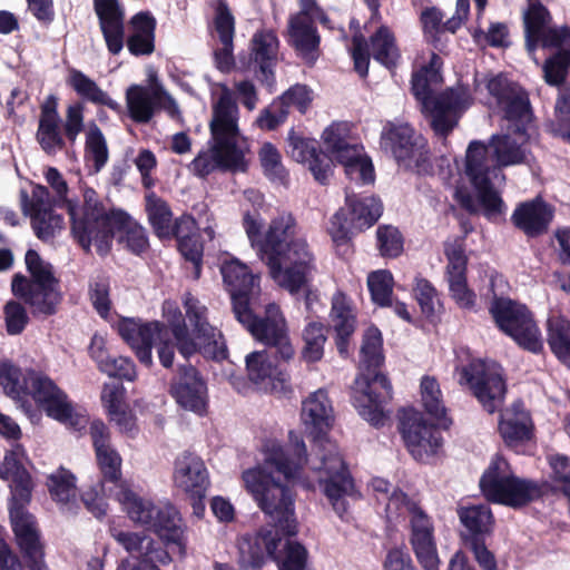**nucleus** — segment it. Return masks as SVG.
<instances>
[{"mask_svg": "<svg viewBox=\"0 0 570 570\" xmlns=\"http://www.w3.org/2000/svg\"><path fill=\"white\" fill-rule=\"evenodd\" d=\"M94 10L109 53H120L125 43L124 7L118 0H94Z\"/></svg>", "mask_w": 570, "mask_h": 570, "instance_id": "obj_38", "label": "nucleus"}, {"mask_svg": "<svg viewBox=\"0 0 570 570\" xmlns=\"http://www.w3.org/2000/svg\"><path fill=\"white\" fill-rule=\"evenodd\" d=\"M376 248L384 258H397L404 250V237L399 228L381 225L376 229Z\"/></svg>", "mask_w": 570, "mask_h": 570, "instance_id": "obj_59", "label": "nucleus"}, {"mask_svg": "<svg viewBox=\"0 0 570 570\" xmlns=\"http://www.w3.org/2000/svg\"><path fill=\"white\" fill-rule=\"evenodd\" d=\"M174 482L187 494L202 495L209 488L208 472L202 458L185 451L175 461Z\"/></svg>", "mask_w": 570, "mask_h": 570, "instance_id": "obj_42", "label": "nucleus"}, {"mask_svg": "<svg viewBox=\"0 0 570 570\" xmlns=\"http://www.w3.org/2000/svg\"><path fill=\"white\" fill-rule=\"evenodd\" d=\"M513 137L511 134H495L489 139V144L485 145L488 154L491 151V157L497 167L504 168L515 165H522L528 163V157L531 154L527 149V145L530 140L529 129L523 132H515L512 129ZM490 160V158L488 157Z\"/></svg>", "mask_w": 570, "mask_h": 570, "instance_id": "obj_39", "label": "nucleus"}, {"mask_svg": "<svg viewBox=\"0 0 570 570\" xmlns=\"http://www.w3.org/2000/svg\"><path fill=\"white\" fill-rule=\"evenodd\" d=\"M485 87L502 118L511 122L515 132L525 134L533 120L528 91L503 73L491 77Z\"/></svg>", "mask_w": 570, "mask_h": 570, "instance_id": "obj_21", "label": "nucleus"}, {"mask_svg": "<svg viewBox=\"0 0 570 570\" xmlns=\"http://www.w3.org/2000/svg\"><path fill=\"white\" fill-rule=\"evenodd\" d=\"M24 262L30 277L22 274L13 275V295L29 306L31 315L37 320L56 315L63 301V294L52 265L43 262L35 249L27 250Z\"/></svg>", "mask_w": 570, "mask_h": 570, "instance_id": "obj_8", "label": "nucleus"}, {"mask_svg": "<svg viewBox=\"0 0 570 570\" xmlns=\"http://www.w3.org/2000/svg\"><path fill=\"white\" fill-rule=\"evenodd\" d=\"M127 108L130 118L137 124H148L157 109H176L175 100L161 88L130 86L126 91Z\"/></svg>", "mask_w": 570, "mask_h": 570, "instance_id": "obj_34", "label": "nucleus"}, {"mask_svg": "<svg viewBox=\"0 0 570 570\" xmlns=\"http://www.w3.org/2000/svg\"><path fill=\"white\" fill-rule=\"evenodd\" d=\"M117 234L119 235L118 242L135 255L142 254L149 247L146 229L128 213L121 210L96 239L98 254L105 255L111 249L112 239Z\"/></svg>", "mask_w": 570, "mask_h": 570, "instance_id": "obj_29", "label": "nucleus"}, {"mask_svg": "<svg viewBox=\"0 0 570 570\" xmlns=\"http://www.w3.org/2000/svg\"><path fill=\"white\" fill-rule=\"evenodd\" d=\"M58 105V97L52 94L40 105L36 140L48 156L65 150L68 144L72 147L85 128L82 104L77 102L67 108L65 122L59 115Z\"/></svg>", "mask_w": 570, "mask_h": 570, "instance_id": "obj_9", "label": "nucleus"}, {"mask_svg": "<svg viewBox=\"0 0 570 570\" xmlns=\"http://www.w3.org/2000/svg\"><path fill=\"white\" fill-rule=\"evenodd\" d=\"M554 116L551 124L553 135L570 144V85L557 98Z\"/></svg>", "mask_w": 570, "mask_h": 570, "instance_id": "obj_63", "label": "nucleus"}, {"mask_svg": "<svg viewBox=\"0 0 570 570\" xmlns=\"http://www.w3.org/2000/svg\"><path fill=\"white\" fill-rule=\"evenodd\" d=\"M552 16L540 1L529 4L524 14L525 49L534 56L539 47L543 49L570 50V27L549 26Z\"/></svg>", "mask_w": 570, "mask_h": 570, "instance_id": "obj_24", "label": "nucleus"}, {"mask_svg": "<svg viewBox=\"0 0 570 570\" xmlns=\"http://www.w3.org/2000/svg\"><path fill=\"white\" fill-rule=\"evenodd\" d=\"M243 227L269 276L289 294L307 288L316 272V259L307 240L298 234L291 213L274 217L262 233L261 224L249 214L243 217Z\"/></svg>", "mask_w": 570, "mask_h": 570, "instance_id": "obj_2", "label": "nucleus"}, {"mask_svg": "<svg viewBox=\"0 0 570 570\" xmlns=\"http://www.w3.org/2000/svg\"><path fill=\"white\" fill-rule=\"evenodd\" d=\"M552 219L553 209L540 198L519 204L511 216L512 224L530 238L546 234Z\"/></svg>", "mask_w": 570, "mask_h": 570, "instance_id": "obj_43", "label": "nucleus"}, {"mask_svg": "<svg viewBox=\"0 0 570 570\" xmlns=\"http://www.w3.org/2000/svg\"><path fill=\"white\" fill-rule=\"evenodd\" d=\"M220 273L225 287L230 294L234 314L250 306V298L256 286V277L249 267L240 261L233 258L223 263Z\"/></svg>", "mask_w": 570, "mask_h": 570, "instance_id": "obj_37", "label": "nucleus"}, {"mask_svg": "<svg viewBox=\"0 0 570 570\" xmlns=\"http://www.w3.org/2000/svg\"><path fill=\"white\" fill-rule=\"evenodd\" d=\"M173 238H176L177 248L185 261L193 264L194 279H199L203 268L204 244L193 215L183 214L176 218V230Z\"/></svg>", "mask_w": 570, "mask_h": 570, "instance_id": "obj_41", "label": "nucleus"}, {"mask_svg": "<svg viewBox=\"0 0 570 570\" xmlns=\"http://www.w3.org/2000/svg\"><path fill=\"white\" fill-rule=\"evenodd\" d=\"M82 197L83 205L80 217L77 216V207L72 202H67V209L71 222V233L79 245L88 252L100 232H104L122 209L107 210L97 191L91 187L83 189Z\"/></svg>", "mask_w": 570, "mask_h": 570, "instance_id": "obj_23", "label": "nucleus"}, {"mask_svg": "<svg viewBox=\"0 0 570 570\" xmlns=\"http://www.w3.org/2000/svg\"><path fill=\"white\" fill-rule=\"evenodd\" d=\"M248 379L256 385H269L273 392L284 395L292 393L287 366L273 364L266 351H255L246 356Z\"/></svg>", "mask_w": 570, "mask_h": 570, "instance_id": "obj_35", "label": "nucleus"}, {"mask_svg": "<svg viewBox=\"0 0 570 570\" xmlns=\"http://www.w3.org/2000/svg\"><path fill=\"white\" fill-rule=\"evenodd\" d=\"M264 175L272 181L284 183L288 173L282 164V156L272 142H264L258 151Z\"/></svg>", "mask_w": 570, "mask_h": 570, "instance_id": "obj_60", "label": "nucleus"}, {"mask_svg": "<svg viewBox=\"0 0 570 570\" xmlns=\"http://www.w3.org/2000/svg\"><path fill=\"white\" fill-rule=\"evenodd\" d=\"M393 277L389 271L372 272L367 277V287L372 301L381 306H392Z\"/></svg>", "mask_w": 570, "mask_h": 570, "instance_id": "obj_62", "label": "nucleus"}, {"mask_svg": "<svg viewBox=\"0 0 570 570\" xmlns=\"http://www.w3.org/2000/svg\"><path fill=\"white\" fill-rule=\"evenodd\" d=\"M421 399L425 412L433 417L439 425L448 429L452 420L446 414V407L442 400L440 384L434 376L424 375L420 384Z\"/></svg>", "mask_w": 570, "mask_h": 570, "instance_id": "obj_51", "label": "nucleus"}, {"mask_svg": "<svg viewBox=\"0 0 570 570\" xmlns=\"http://www.w3.org/2000/svg\"><path fill=\"white\" fill-rule=\"evenodd\" d=\"M288 150L293 159L298 163H308L316 181L325 185L333 174V163L328 155L322 151L315 139L304 138L291 129L287 137Z\"/></svg>", "mask_w": 570, "mask_h": 570, "instance_id": "obj_36", "label": "nucleus"}, {"mask_svg": "<svg viewBox=\"0 0 570 570\" xmlns=\"http://www.w3.org/2000/svg\"><path fill=\"white\" fill-rule=\"evenodd\" d=\"M238 115L232 90L223 85L218 99L213 104L209 151H200L188 166L195 176L206 178L216 169L224 173L247 171L245 150L237 144Z\"/></svg>", "mask_w": 570, "mask_h": 570, "instance_id": "obj_3", "label": "nucleus"}, {"mask_svg": "<svg viewBox=\"0 0 570 570\" xmlns=\"http://www.w3.org/2000/svg\"><path fill=\"white\" fill-rule=\"evenodd\" d=\"M303 346L299 352L301 361L307 364L320 362L324 356L327 341V327L321 322H309L302 331Z\"/></svg>", "mask_w": 570, "mask_h": 570, "instance_id": "obj_52", "label": "nucleus"}, {"mask_svg": "<svg viewBox=\"0 0 570 570\" xmlns=\"http://www.w3.org/2000/svg\"><path fill=\"white\" fill-rule=\"evenodd\" d=\"M89 298L96 312L107 318L111 309L110 281L105 274L97 275L89 283Z\"/></svg>", "mask_w": 570, "mask_h": 570, "instance_id": "obj_64", "label": "nucleus"}, {"mask_svg": "<svg viewBox=\"0 0 570 570\" xmlns=\"http://www.w3.org/2000/svg\"><path fill=\"white\" fill-rule=\"evenodd\" d=\"M442 58L432 52L430 60L412 73L411 90L420 102L422 112L431 117L435 135L446 138L458 125L462 112L470 106L471 96L465 87L448 88L434 95V87L442 83Z\"/></svg>", "mask_w": 570, "mask_h": 570, "instance_id": "obj_4", "label": "nucleus"}, {"mask_svg": "<svg viewBox=\"0 0 570 570\" xmlns=\"http://www.w3.org/2000/svg\"><path fill=\"white\" fill-rule=\"evenodd\" d=\"M236 320L266 346L275 348V357L288 363L295 356V348L289 338L287 322L275 303L267 304L265 315L257 316L250 306L235 314Z\"/></svg>", "mask_w": 570, "mask_h": 570, "instance_id": "obj_18", "label": "nucleus"}, {"mask_svg": "<svg viewBox=\"0 0 570 570\" xmlns=\"http://www.w3.org/2000/svg\"><path fill=\"white\" fill-rule=\"evenodd\" d=\"M479 487L484 498L492 503L521 509L553 492L548 481L523 479L513 474L509 462L495 454L482 473Z\"/></svg>", "mask_w": 570, "mask_h": 570, "instance_id": "obj_7", "label": "nucleus"}, {"mask_svg": "<svg viewBox=\"0 0 570 570\" xmlns=\"http://www.w3.org/2000/svg\"><path fill=\"white\" fill-rule=\"evenodd\" d=\"M383 204L379 197L345 195V207H341L331 218L327 228L337 247L351 242L353 230L362 232L372 227L382 216Z\"/></svg>", "mask_w": 570, "mask_h": 570, "instance_id": "obj_19", "label": "nucleus"}, {"mask_svg": "<svg viewBox=\"0 0 570 570\" xmlns=\"http://www.w3.org/2000/svg\"><path fill=\"white\" fill-rule=\"evenodd\" d=\"M459 384L476 399L482 409L494 414L504 405L508 385L503 368L497 363L473 358L458 368Z\"/></svg>", "mask_w": 570, "mask_h": 570, "instance_id": "obj_16", "label": "nucleus"}, {"mask_svg": "<svg viewBox=\"0 0 570 570\" xmlns=\"http://www.w3.org/2000/svg\"><path fill=\"white\" fill-rule=\"evenodd\" d=\"M169 394L184 410L205 415L207 412V383L200 372L191 364L179 365L171 377Z\"/></svg>", "mask_w": 570, "mask_h": 570, "instance_id": "obj_27", "label": "nucleus"}, {"mask_svg": "<svg viewBox=\"0 0 570 570\" xmlns=\"http://www.w3.org/2000/svg\"><path fill=\"white\" fill-rule=\"evenodd\" d=\"M399 430L406 449L417 461L436 454L443 444L440 428L429 423L422 413L412 409L402 411Z\"/></svg>", "mask_w": 570, "mask_h": 570, "instance_id": "obj_25", "label": "nucleus"}, {"mask_svg": "<svg viewBox=\"0 0 570 570\" xmlns=\"http://www.w3.org/2000/svg\"><path fill=\"white\" fill-rule=\"evenodd\" d=\"M444 255L448 259L445 277L451 297L459 307L473 309L476 296L468 285V257L463 243L455 240L453 244L445 246Z\"/></svg>", "mask_w": 570, "mask_h": 570, "instance_id": "obj_31", "label": "nucleus"}, {"mask_svg": "<svg viewBox=\"0 0 570 570\" xmlns=\"http://www.w3.org/2000/svg\"><path fill=\"white\" fill-rule=\"evenodd\" d=\"M301 416L317 452L327 450L326 446L334 448L327 439V433L334 422V415L325 390H317L303 402Z\"/></svg>", "mask_w": 570, "mask_h": 570, "instance_id": "obj_28", "label": "nucleus"}, {"mask_svg": "<svg viewBox=\"0 0 570 570\" xmlns=\"http://www.w3.org/2000/svg\"><path fill=\"white\" fill-rule=\"evenodd\" d=\"M100 479L96 487L85 491L81 500L96 518L106 515L108 504L105 498H114L124 507L136 493L122 478V459L116 449L95 453Z\"/></svg>", "mask_w": 570, "mask_h": 570, "instance_id": "obj_15", "label": "nucleus"}, {"mask_svg": "<svg viewBox=\"0 0 570 570\" xmlns=\"http://www.w3.org/2000/svg\"><path fill=\"white\" fill-rule=\"evenodd\" d=\"M175 553L177 554L176 546L148 535L137 562L132 563L130 559H124L117 570H161L160 567L173 562L171 554Z\"/></svg>", "mask_w": 570, "mask_h": 570, "instance_id": "obj_45", "label": "nucleus"}, {"mask_svg": "<svg viewBox=\"0 0 570 570\" xmlns=\"http://www.w3.org/2000/svg\"><path fill=\"white\" fill-rule=\"evenodd\" d=\"M278 48L279 40L273 30H259L254 33L250 40L248 68L269 91L273 90L276 83L275 67Z\"/></svg>", "mask_w": 570, "mask_h": 570, "instance_id": "obj_30", "label": "nucleus"}, {"mask_svg": "<svg viewBox=\"0 0 570 570\" xmlns=\"http://www.w3.org/2000/svg\"><path fill=\"white\" fill-rule=\"evenodd\" d=\"M186 317L191 326L188 330L180 311L168 320L173 338L177 342L178 353L188 362L189 358L199 353L206 358L223 361L227 357L228 351L224 342H220L222 334L209 324L208 309L191 293H186L183 298Z\"/></svg>", "mask_w": 570, "mask_h": 570, "instance_id": "obj_6", "label": "nucleus"}, {"mask_svg": "<svg viewBox=\"0 0 570 570\" xmlns=\"http://www.w3.org/2000/svg\"><path fill=\"white\" fill-rule=\"evenodd\" d=\"M242 481L265 515V523L254 532L237 538V564L240 570H261L276 558L285 539L299 532L295 492L263 466L243 471Z\"/></svg>", "mask_w": 570, "mask_h": 570, "instance_id": "obj_1", "label": "nucleus"}, {"mask_svg": "<svg viewBox=\"0 0 570 570\" xmlns=\"http://www.w3.org/2000/svg\"><path fill=\"white\" fill-rule=\"evenodd\" d=\"M83 159L86 164L92 165L95 173H99L109 159L106 137L99 126L94 121L86 131Z\"/></svg>", "mask_w": 570, "mask_h": 570, "instance_id": "obj_54", "label": "nucleus"}, {"mask_svg": "<svg viewBox=\"0 0 570 570\" xmlns=\"http://www.w3.org/2000/svg\"><path fill=\"white\" fill-rule=\"evenodd\" d=\"M75 480V475L63 468L49 475L47 485L51 498L63 505L70 503L76 497Z\"/></svg>", "mask_w": 570, "mask_h": 570, "instance_id": "obj_61", "label": "nucleus"}, {"mask_svg": "<svg viewBox=\"0 0 570 570\" xmlns=\"http://www.w3.org/2000/svg\"><path fill=\"white\" fill-rule=\"evenodd\" d=\"M31 371L23 372L11 362H2L0 363V386H2L8 396L14 400H22L28 396Z\"/></svg>", "mask_w": 570, "mask_h": 570, "instance_id": "obj_55", "label": "nucleus"}, {"mask_svg": "<svg viewBox=\"0 0 570 570\" xmlns=\"http://www.w3.org/2000/svg\"><path fill=\"white\" fill-rule=\"evenodd\" d=\"M544 81L549 86L564 85L570 71V50H557L542 66Z\"/></svg>", "mask_w": 570, "mask_h": 570, "instance_id": "obj_58", "label": "nucleus"}, {"mask_svg": "<svg viewBox=\"0 0 570 570\" xmlns=\"http://www.w3.org/2000/svg\"><path fill=\"white\" fill-rule=\"evenodd\" d=\"M287 43L309 66L320 57L321 36L314 21L288 19Z\"/></svg>", "mask_w": 570, "mask_h": 570, "instance_id": "obj_44", "label": "nucleus"}, {"mask_svg": "<svg viewBox=\"0 0 570 570\" xmlns=\"http://www.w3.org/2000/svg\"><path fill=\"white\" fill-rule=\"evenodd\" d=\"M368 48L373 59L389 70L394 69L401 58L400 50L396 45V39L392 30L382 24L370 37Z\"/></svg>", "mask_w": 570, "mask_h": 570, "instance_id": "obj_50", "label": "nucleus"}, {"mask_svg": "<svg viewBox=\"0 0 570 570\" xmlns=\"http://www.w3.org/2000/svg\"><path fill=\"white\" fill-rule=\"evenodd\" d=\"M316 455L318 463H313L312 469L320 473V487L335 513L344 519L348 511L346 498L357 500L361 493L347 464L334 448L316 452Z\"/></svg>", "mask_w": 570, "mask_h": 570, "instance_id": "obj_17", "label": "nucleus"}, {"mask_svg": "<svg viewBox=\"0 0 570 570\" xmlns=\"http://www.w3.org/2000/svg\"><path fill=\"white\" fill-rule=\"evenodd\" d=\"M122 509L130 520L141 524L167 544L176 546L179 557L186 556L187 527L180 512L173 504L157 505L135 494Z\"/></svg>", "mask_w": 570, "mask_h": 570, "instance_id": "obj_12", "label": "nucleus"}, {"mask_svg": "<svg viewBox=\"0 0 570 570\" xmlns=\"http://www.w3.org/2000/svg\"><path fill=\"white\" fill-rule=\"evenodd\" d=\"M307 462L306 445L303 439L293 431L289 432V445L287 448L272 444L265 451V463L273 466L287 482L298 479Z\"/></svg>", "mask_w": 570, "mask_h": 570, "instance_id": "obj_33", "label": "nucleus"}, {"mask_svg": "<svg viewBox=\"0 0 570 570\" xmlns=\"http://www.w3.org/2000/svg\"><path fill=\"white\" fill-rule=\"evenodd\" d=\"M465 174L476 190L483 215L489 220H495L502 216L505 205L491 181L488 148L484 142L473 140L469 144L465 155Z\"/></svg>", "mask_w": 570, "mask_h": 570, "instance_id": "obj_22", "label": "nucleus"}, {"mask_svg": "<svg viewBox=\"0 0 570 570\" xmlns=\"http://www.w3.org/2000/svg\"><path fill=\"white\" fill-rule=\"evenodd\" d=\"M334 313L333 322L335 330V345L338 354L346 358L348 356V348L351 338L356 328V317L351 307L342 304H334L332 308Z\"/></svg>", "mask_w": 570, "mask_h": 570, "instance_id": "obj_53", "label": "nucleus"}, {"mask_svg": "<svg viewBox=\"0 0 570 570\" xmlns=\"http://www.w3.org/2000/svg\"><path fill=\"white\" fill-rule=\"evenodd\" d=\"M456 512L461 523L469 531L468 541L487 538L493 532L494 517L489 505L472 504L460 507Z\"/></svg>", "mask_w": 570, "mask_h": 570, "instance_id": "obj_49", "label": "nucleus"}, {"mask_svg": "<svg viewBox=\"0 0 570 570\" xmlns=\"http://www.w3.org/2000/svg\"><path fill=\"white\" fill-rule=\"evenodd\" d=\"M11 498L9 501V512L16 510H27V505L31 502L33 482L29 471H20V473L10 475L9 480Z\"/></svg>", "mask_w": 570, "mask_h": 570, "instance_id": "obj_57", "label": "nucleus"}, {"mask_svg": "<svg viewBox=\"0 0 570 570\" xmlns=\"http://www.w3.org/2000/svg\"><path fill=\"white\" fill-rule=\"evenodd\" d=\"M403 510L410 513V544L417 562L424 570H439L440 559L431 518L404 491L394 489L386 503V517L389 520L397 519Z\"/></svg>", "mask_w": 570, "mask_h": 570, "instance_id": "obj_10", "label": "nucleus"}, {"mask_svg": "<svg viewBox=\"0 0 570 570\" xmlns=\"http://www.w3.org/2000/svg\"><path fill=\"white\" fill-rule=\"evenodd\" d=\"M165 323L160 321L142 322L139 318H122L118 323V333L134 351L139 363L148 368L154 364L153 347L155 338H158L156 352L159 363L165 368L174 365L175 353L178 351L174 338H164Z\"/></svg>", "mask_w": 570, "mask_h": 570, "instance_id": "obj_14", "label": "nucleus"}, {"mask_svg": "<svg viewBox=\"0 0 570 570\" xmlns=\"http://www.w3.org/2000/svg\"><path fill=\"white\" fill-rule=\"evenodd\" d=\"M341 164L351 179L372 184L375 179L374 166L368 157H363L357 145L345 144L328 156Z\"/></svg>", "mask_w": 570, "mask_h": 570, "instance_id": "obj_46", "label": "nucleus"}, {"mask_svg": "<svg viewBox=\"0 0 570 570\" xmlns=\"http://www.w3.org/2000/svg\"><path fill=\"white\" fill-rule=\"evenodd\" d=\"M213 23L222 45V47L214 50L215 66L222 72H230L235 67L234 37L236 22L226 0L217 2Z\"/></svg>", "mask_w": 570, "mask_h": 570, "instance_id": "obj_40", "label": "nucleus"}, {"mask_svg": "<svg viewBox=\"0 0 570 570\" xmlns=\"http://www.w3.org/2000/svg\"><path fill=\"white\" fill-rule=\"evenodd\" d=\"M276 562L278 570H309L307 566L308 551L301 542L285 539L281 548H277Z\"/></svg>", "mask_w": 570, "mask_h": 570, "instance_id": "obj_56", "label": "nucleus"}, {"mask_svg": "<svg viewBox=\"0 0 570 570\" xmlns=\"http://www.w3.org/2000/svg\"><path fill=\"white\" fill-rule=\"evenodd\" d=\"M360 360L363 372L355 380L353 405L372 425L380 426L384 424V406L392 400L393 389L389 377L380 372L384 364L383 337L374 325L363 334Z\"/></svg>", "mask_w": 570, "mask_h": 570, "instance_id": "obj_5", "label": "nucleus"}, {"mask_svg": "<svg viewBox=\"0 0 570 570\" xmlns=\"http://www.w3.org/2000/svg\"><path fill=\"white\" fill-rule=\"evenodd\" d=\"M498 276L490 278L492 299L489 313L497 327L511 337L520 347L532 353H539L543 348L540 330L527 305L509 297L499 296L494 286Z\"/></svg>", "mask_w": 570, "mask_h": 570, "instance_id": "obj_13", "label": "nucleus"}, {"mask_svg": "<svg viewBox=\"0 0 570 570\" xmlns=\"http://www.w3.org/2000/svg\"><path fill=\"white\" fill-rule=\"evenodd\" d=\"M145 210L154 234L159 239H170L176 230V219L168 203L155 193L145 196Z\"/></svg>", "mask_w": 570, "mask_h": 570, "instance_id": "obj_47", "label": "nucleus"}, {"mask_svg": "<svg viewBox=\"0 0 570 570\" xmlns=\"http://www.w3.org/2000/svg\"><path fill=\"white\" fill-rule=\"evenodd\" d=\"M380 146L400 167L420 176L433 175L429 142L410 124L386 121L381 131Z\"/></svg>", "mask_w": 570, "mask_h": 570, "instance_id": "obj_11", "label": "nucleus"}, {"mask_svg": "<svg viewBox=\"0 0 570 570\" xmlns=\"http://www.w3.org/2000/svg\"><path fill=\"white\" fill-rule=\"evenodd\" d=\"M14 542L28 570H49L45 557L46 544L36 517L28 510L9 512Z\"/></svg>", "mask_w": 570, "mask_h": 570, "instance_id": "obj_26", "label": "nucleus"}, {"mask_svg": "<svg viewBox=\"0 0 570 570\" xmlns=\"http://www.w3.org/2000/svg\"><path fill=\"white\" fill-rule=\"evenodd\" d=\"M28 396L51 417L73 431L85 429L88 419L75 410L68 394L61 390L49 376L31 371Z\"/></svg>", "mask_w": 570, "mask_h": 570, "instance_id": "obj_20", "label": "nucleus"}, {"mask_svg": "<svg viewBox=\"0 0 570 570\" xmlns=\"http://www.w3.org/2000/svg\"><path fill=\"white\" fill-rule=\"evenodd\" d=\"M547 344L551 353L563 364L570 365V320L552 314L546 322Z\"/></svg>", "mask_w": 570, "mask_h": 570, "instance_id": "obj_48", "label": "nucleus"}, {"mask_svg": "<svg viewBox=\"0 0 570 570\" xmlns=\"http://www.w3.org/2000/svg\"><path fill=\"white\" fill-rule=\"evenodd\" d=\"M23 209L31 218V226L36 236L41 240H48L55 236V229L61 228L63 218L53 212V204L49 189L42 185H36L31 191V198L22 193Z\"/></svg>", "mask_w": 570, "mask_h": 570, "instance_id": "obj_32", "label": "nucleus"}]
</instances>
